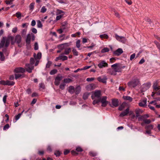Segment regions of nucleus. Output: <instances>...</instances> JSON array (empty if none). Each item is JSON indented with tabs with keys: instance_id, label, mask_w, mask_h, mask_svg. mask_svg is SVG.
<instances>
[{
	"instance_id": "49530a36",
	"label": "nucleus",
	"mask_w": 160,
	"mask_h": 160,
	"mask_svg": "<svg viewBox=\"0 0 160 160\" xmlns=\"http://www.w3.org/2000/svg\"><path fill=\"white\" fill-rule=\"evenodd\" d=\"M47 10V8L45 6H43L40 10V12L42 13H44L46 12Z\"/></svg>"
},
{
	"instance_id": "f03ea898",
	"label": "nucleus",
	"mask_w": 160,
	"mask_h": 160,
	"mask_svg": "<svg viewBox=\"0 0 160 160\" xmlns=\"http://www.w3.org/2000/svg\"><path fill=\"white\" fill-rule=\"evenodd\" d=\"M140 84L139 79L136 77H134L128 83V85L130 88H134Z\"/></svg>"
},
{
	"instance_id": "4c0bfd02",
	"label": "nucleus",
	"mask_w": 160,
	"mask_h": 160,
	"mask_svg": "<svg viewBox=\"0 0 160 160\" xmlns=\"http://www.w3.org/2000/svg\"><path fill=\"white\" fill-rule=\"evenodd\" d=\"M153 128V126L152 125H149L146 126L145 128L146 129L151 130H152Z\"/></svg>"
},
{
	"instance_id": "a18cd8bd",
	"label": "nucleus",
	"mask_w": 160,
	"mask_h": 160,
	"mask_svg": "<svg viewBox=\"0 0 160 160\" xmlns=\"http://www.w3.org/2000/svg\"><path fill=\"white\" fill-rule=\"evenodd\" d=\"M100 37L102 39V38L107 39L108 38V35L105 34L100 35Z\"/></svg>"
},
{
	"instance_id": "1a4fd4ad",
	"label": "nucleus",
	"mask_w": 160,
	"mask_h": 160,
	"mask_svg": "<svg viewBox=\"0 0 160 160\" xmlns=\"http://www.w3.org/2000/svg\"><path fill=\"white\" fill-rule=\"evenodd\" d=\"M25 66L26 70L29 73H31L32 72V70L34 68L33 65L30 64H26Z\"/></svg>"
},
{
	"instance_id": "79ce46f5",
	"label": "nucleus",
	"mask_w": 160,
	"mask_h": 160,
	"mask_svg": "<svg viewBox=\"0 0 160 160\" xmlns=\"http://www.w3.org/2000/svg\"><path fill=\"white\" fill-rule=\"evenodd\" d=\"M35 3L34 2L31 3L29 6V8L30 10L32 11L34 8V5Z\"/></svg>"
},
{
	"instance_id": "37998d69",
	"label": "nucleus",
	"mask_w": 160,
	"mask_h": 160,
	"mask_svg": "<svg viewBox=\"0 0 160 160\" xmlns=\"http://www.w3.org/2000/svg\"><path fill=\"white\" fill-rule=\"evenodd\" d=\"M37 26L38 28H41L42 27V24L40 20L37 21Z\"/></svg>"
},
{
	"instance_id": "8fccbe9b",
	"label": "nucleus",
	"mask_w": 160,
	"mask_h": 160,
	"mask_svg": "<svg viewBox=\"0 0 160 160\" xmlns=\"http://www.w3.org/2000/svg\"><path fill=\"white\" fill-rule=\"evenodd\" d=\"M125 108V104L122 103L118 108V110L120 111H122Z\"/></svg>"
},
{
	"instance_id": "4be33fe9",
	"label": "nucleus",
	"mask_w": 160,
	"mask_h": 160,
	"mask_svg": "<svg viewBox=\"0 0 160 160\" xmlns=\"http://www.w3.org/2000/svg\"><path fill=\"white\" fill-rule=\"evenodd\" d=\"M24 110H23V111L21 113H19L17 115L15 116V120H13V122H16L21 117V115L22 114L23 112H24Z\"/></svg>"
},
{
	"instance_id": "c85d7f7f",
	"label": "nucleus",
	"mask_w": 160,
	"mask_h": 160,
	"mask_svg": "<svg viewBox=\"0 0 160 160\" xmlns=\"http://www.w3.org/2000/svg\"><path fill=\"white\" fill-rule=\"evenodd\" d=\"M6 38V37H3L2 40L0 43V48L3 47L4 46Z\"/></svg>"
},
{
	"instance_id": "9d476101",
	"label": "nucleus",
	"mask_w": 160,
	"mask_h": 160,
	"mask_svg": "<svg viewBox=\"0 0 160 160\" xmlns=\"http://www.w3.org/2000/svg\"><path fill=\"white\" fill-rule=\"evenodd\" d=\"M7 49L6 48H5L3 50V52H0V60L1 61H3L5 60V57L4 56L3 54V53H4L5 55H8V52H7Z\"/></svg>"
},
{
	"instance_id": "ddd939ff",
	"label": "nucleus",
	"mask_w": 160,
	"mask_h": 160,
	"mask_svg": "<svg viewBox=\"0 0 160 160\" xmlns=\"http://www.w3.org/2000/svg\"><path fill=\"white\" fill-rule=\"evenodd\" d=\"M158 81H155L153 83L152 88L154 90L157 91L160 89V86H158Z\"/></svg>"
},
{
	"instance_id": "dca6fc26",
	"label": "nucleus",
	"mask_w": 160,
	"mask_h": 160,
	"mask_svg": "<svg viewBox=\"0 0 160 160\" xmlns=\"http://www.w3.org/2000/svg\"><path fill=\"white\" fill-rule=\"evenodd\" d=\"M148 117L149 116L148 114H145L138 117V120L139 121H143L144 122L145 119Z\"/></svg>"
},
{
	"instance_id": "c9c22d12",
	"label": "nucleus",
	"mask_w": 160,
	"mask_h": 160,
	"mask_svg": "<svg viewBox=\"0 0 160 160\" xmlns=\"http://www.w3.org/2000/svg\"><path fill=\"white\" fill-rule=\"evenodd\" d=\"M63 82L65 83H69L72 82L73 80L69 78H66L63 80Z\"/></svg>"
},
{
	"instance_id": "338daca9",
	"label": "nucleus",
	"mask_w": 160,
	"mask_h": 160,
	"mask_svg": "<svg viewBox=\"0 0 160 160\" xmlns=\"http://www.w3.org/2000/svg\"><path fill=\"white\" fill-rule=\"evenodd\" d=\"M34 48L35 50H37L38 49V43L37 42H36L34 44Z\"/></svg>"
},
{
	"instance_id": "052dcab7",
	"label": "nucleus",
	"mask_w": 160,
	"mask_h": 160,
	"mask_svg": "<svg viewBox=\"0 0 160 160\" xmlns=\"http://www.w3.org/2000/svg\"><path fill=\"white\" fill-rule=\"evenodd\" d=\"M61 154V152L60 151H56L54 152V154L57 156L58 157Z\"/></svg>"
},
{
	"instance_id": "13d9d810",
	"label": "nucleus",
	"mask_w": 160,
	"mask_h": 160,
	"mask_svg": "<svg viewBox=\"0 0 160 160\" xmlns=\"http://www.w3.org/2000/svg\"><path fill=\"white\" fill-rule=\"evenodd\" d=\"M63 17V14H61L59 15H58L56 17V20L57 21H58L59 20Z\"/></svg>"
},
{
	"instance_id": "72a5a7b5",
	"label": "nucleus",
	"mask_w": 160,
	"mask_h": 160,
	"mask_svg": "<svg viewBox=\"0 0 160 160\" xmlns=\"http://www.w3.org/2000/svg\"><path fill=\"white\" fill-rule=\"evenodd\" d=\"M90 94V93L86 92L84 93L83 95V98L84 100L87 99Z\"/></svg>"
},
{
	"instance_id": "2eb2a0df",
	"label": "nucleus",
	"mask_w": 160,
	"mask_h": 160,
	"mask_svg": "<svg viewBox=\"0 0 160 160\" xmlns=\"http://www.w3.org/2000/svg\"><path fill=\"white\" fill-rule=\"evenodd\" d=\"M15 42H16L17 44H19L22 40V38L20 35L19 34L17 35L15 38Z\"/></svg>"
},
{
	"instance_id": "412c9836",
	"label": "nucleus",
	"mask_w": 160,
	"mask_h": 160,
	"mask_svg": "<svg viewBox=\"0 0 160 160\" xmlns=\"http://www.w3.org/2000/svg\"><path fill=\"white\" fill-rule=\"evenodd\" d=\"M42 54L40 52H38L37 55L35 53L33 54V57L36 60H39L41 58Z\"/></svg>"
},
{
	"instance_id": "f704fd0d",
	"label": "nucleus",
	"mask_w": 160,
	"mask_h": 160,
	"mask_svg": "<svg viewBox=\"0 0 160 160\" xmlns=\"http://www.w3.org/2000/svg\"><path fill=\"white\" fill-rule=\"evenodd\" d=\"M66 44V43H63L59 45L58 46V48L61 50L65 49V45Z\"/></svg>"
},
{
	"instance_id": "f8f14e48",
	"label": "nucleus",
	"mask_w": 160,
	"mask_h": 160,
	"mask_svg": "<svg viewBox=\"0 0 160 160\" xmlns=\"http://www.w3.org/2000/svg\"><path fill=\"white\" fill-rule=\"evenodd\" d=\"M63 78L61 76H57L55 79V81L54 82V84L56 86H58L59 85L60 81Z\"/></svg>"
},
{
	"instance_id": "58836bf2",
	"label": "nucleus",
	"mask_w": 160,
	"mask_h": 160,
	"mask_svg": "<svg viewBox=\"0 0 160 160\" xmlns=\"http://www.w3.org/2000/svg\"><path fill=\"white\" fill-rule=\"evenodd\" d=\"M72 52L74 55L75 56H78V52L74 48H72Z\"/></svg>"
},
{
	"instance_id": "aec40b11",
	"label": "nucleus",
	"mask_w": 160,
	"mask_h": 160,
	"mask_svg": "<svg viewBox=\"0 0 160 160\" xmlns=\"http://www.w3.org/2000/svg\"><path fill=\"white\" fill-rule=\"evenodd\" d=\"M129 111V108H127L124 111L121 112L119 116L121 117H123L126 116L128 113Z\"/></svg>"
},
{
	"instance_id": "393cba45",
	"label": "nucleus",
	"mask_w": 160,
	"mask_h": 160,
	"mask_svg": "<svg viewBox=\"0 0 160 160\" xmlns=\"http://www.w3.org/2000/svg\"><path fill=\"white\" fill-rule=\"evenodd\" d=\"M10 42V40L9 39L8 36L7 38H6L5 43V46L6 47H7L9 46Z\"/></svg>"
},
{
	"instance_id": "774afa93",
	"label": "nucleus",
	"mask_w": 160,
	"mask_h": 160,
	"mask_svg": "<svg viewBox=\"0 0 160 160\" xmlns=\"http://www.w3.org/2000/svg\"><path fill=\"white\" fill-rule=\"evenodd\" d=\"M135 53H133V54H132L130 57V60L132 61L133 59H134L135 56Z\"/></svg>"
},
{
	"instance_id": "6ab92c4d",
	"label": "nucleus",
	"mask_w": 160,
	"mask_h": 160,
	"mask_svg": "<svg viewBox=\"0 0 160 160\" xmlns=\"http://www.w3.org/2000/svg\"><path fill=\"white\" fill-rule=\"evenodd\" d=\"M14 71L16 73H23L25 71V69L23 68L22 67H19L16 68L14 69Z\"/></svg>"
},
{
	"instance_id": "6e6552de",
	"label": "nucleus",
	"mask_w": 160,
	"mask_h": 160,
	"mask_svg": "<svg viewBox=\"0 0 160 160\" xmlns=\"http://www.w3.org/2000/svg\"><path fill=\"white\" fill-rule=\"evenodd\" d=\"M98 66L100 68L107 67L108 66V63L104 60L101 61L98 64Z\"/></svg>"
},
{
	"instance_id": "6e6d98bb",
	"label": "nucleus",
	"mask_w": 160,
	"mask_h": 160,
	"mask_svg": "<svg viewBox=\"0 0 160 160\" xmlns=\"http://www.w3.org/2000/svg\"><path fill=\"white\" fill-rule=\"evenodd\" d=\"M154 43L156 45L157 48H158L159 49V51H160V44L159 43L157 42L156 41H154Z\"/></svg>"
},
{
	"instance_id": "39448f33",
	"label": "nucleus",
	"mask_w": 160,
	"mask_h": 160,
	"mask_svg": "<svg viewBox=\"0 0 160 160\" xmlns=\"http://www.w3.org/2000/svg\"><path fill=\"white\" fill-rule=\"evenodd\" d=\"M31 39L32 41H33L35 39L34 35L32 33H28L26 39V45L27 46H28L30 45Z\"/></svg>"
},
{
	"instance_id": "473e14b6",
	"label": "nucleus",
	"mask_w": 160,
	"mask_h": 160,
	"mask_svg": "<svg viewBox=\"0 0 160 160\" xmlns=\"http://www.w3.org/2000/svg\"><path fill=\"white\" fill-rule=\"evenodd\" d=\"M81 41L80 40L78 39L77 41L76 42V47L77 48H78V50H81V49L80 48V47L81 46L80 44Z\"/></svg>"
},
{
	"instance_id": "bb28decb",
	"label": "nucleus",
	"mask_w": 160,
	"mask_h": 160,
	"mask_svg": "<svg viewBox=\"0 0 160 160\" xmlns=\"http://www.w3.org/2000/svg\"><path fill=\"white\" fill-rule=\"evenodd\" d=\"M89 155L91 157H94L97 155V153L96 152L93 151H91L89 152Z\"/></svg>"
},
{
	"instance_id": "0eeeda50",
	"label": "nucleus",
	"mask_w": 160,
	"mask_h": 160,
	"mask_svg": "<svg viewBox=\"0 0 160 160\" xmlns=\"http://www.w3.org/2000/svg\"><path fill=\"white\" fill-rule=\"evenodd\" d=\"M115 38L118 41L123 43H125L126 42L125 38L123 37L120 36L117 34H115Z\"/></svg>"
},
{
	"instance_id": "7ed1b4c3",
	"label": "nucleus",
	"mask_w": 160,
	"mask_h": 160,
	"mask_svg": "<svg viewBox=\"0 0 160 160\" xmlns=\"http://www.w3.org/2000/svg\"><path fill=\"white\" fill-rule=\"evenodd\" d=\"M102 94L100 90H95L93 92L91 96V98L93 100L92 102L98 100L101 98Z\"/></svg>"
},
{
	"instance_id": "cd10ccee",
	"label": "nucleus",
	"mask_w": 160,
	"mask_h": 160,
	"mask_svg": "<svg viewBox=\"0 0 160 160\" xmlns=\"http://www.w3.org/2000/svg\"><path fill=\"white\" fill-rule=\"evenodd\" d=\"M63 55L62 53L60 55V60H62L63 61L67 60L68 59V57L66 56Z\"/></svg>"
},
{
	"instance_id": "5701e85b",
	"label": "nucleus",
	"mask_w": 160,
	"mask_h": 160,
	"mask_svg": "<svg viewBox=\"0 0 160 160\" xmlns=\"http://www.w3.org/2000/svg\"><path fill=\"white\" fill-rule=\"evenodd\" d=\"M112 105L115 107H117L118 105V102L117 99H112Z\"/></svg>"
},
{
	"instance_id": "7c9ffc66",
	"label": "nucleus",
	"mask_w": 160,
	"mask_h": 160,
	"mask_svg": "<svg viewBox=\"0 0 160 160\" xmlns=\"http://www.w3.org/2000/svg\"><path fill=\"white\" fill-rule=\"evenodd\" d=\"M81 90L80 87L79 86H78L75 88L74 92L76 94H78L80 92Z\"/></svg>"
},
{
	"instance_id": "c03bdc74",
	"label": "nucleus",
	"mask_w": 160,
	"mask_h": 160,
	"mask_svg": "<svg viewBox=\"0 0 160 160\" xmlns=\"http://www.w3.org/2000/svg\"><path fill=\"white\" fill-rule=\"evenodd\" d=\"M140 112H141V110L139 109H136L135 110V112L136 114V117H139V114Z\"/></svg>"
},
{
	"instance_id": "4d7b16f0",
	"label": "nucleus",
	"mask_w": 160,
	"mask_h": 160,
	"mask_svg": "<svg viewBox=\"0 0 160 160\" xmlns=\"http://www.w3.org/2000/svg\"><path fill=\"white\" fill-rule=\"evenodd\" d=\"M151 122V120L150 119H148L146 118L144 122L145 123L148 124L150 123Z\"/></svg>"
},
{
	"instance_id": "bf43d9fd",
	"label": "nucleus",
	"mask_w": 160,
	"mask_h": 160,
	"mask_svg": "<svg viewBox=\"0 0 160 160\" xmlns=\"http://www.w3.org/2000/svg\"><path fill=\"white\" fill-rule=\"evenodd\" d=\"M35 63V60L34 58H32L30 59V64L33 65Z\"/></svg>"
},
{
	"instance_id": "e2e57ef3",
	"label": "nucleus",
	"mask_w": 160,
	"mask_h": 160,
	"mask_svg": "<svg viewBox=\"0 0 160 160\" xmlns=\"http://www.w3.org/2000/svg\"><path fill=\"white\" fill-rule=\"evenodd\" d=\"M52 64V62L50 61H48V63L46 65V68H49Z\"/></svg>"
},
{
	"instance_id": "603ef678",
	"label": "nucleus",
	"mask_w": 160,
	"mask_h": 160,
	"mask_svg": "<svg viewBox=\"0 0 160 160\" xmlns=\"http://www.w3.org/2000/svg\"><path fill=\"white\" fill-rule=\"evenodd\" d=\"M16 73L15 74V78L16 79H17L18 78H19L20 77H21L22 76V75L21 74H20V73Z\"/></svg>"
},
{
	"instance_id": "a878e982",
	"label": "nucleus",
	"mask_w": 160,
	"mask_h": 160,
	"mask_svg": "<svg viewBox=\"0 0 160 160\" xmlns=\"http://www.w3.org/2000/svg\"><path fill=\"white\" fill-rule=\"evenodd\" d=\"M64 50V52L62 53V54L68 55L71 51V48H66Z\"/></svg>"
},
{
	"instance_id": "2f4dec72",
	"label": "nucleus",
	"mask_w": 160,
	"mask_h": 160,
	"mask_svg": "<svg viewBox=\"0 0 160 160\" xmlns=\"http://www.w3.org/2000/svg\"><path fill=\"white\" fill-rule=\"evenodd\" d=\"M122 98L124 100H128L130 102H131L132 101V98L129 96H123Z\"/></svg>"
},
{
	"instance_id": "864d4df0",
	"label": "nucleus",
	"mask_w": 160,
	"mask_h": 160,
	"mask_svg": "<svg viewBox=\"0 0 160 160\" xmlns=\"http://www.w3.org/2000/svg\"><path fill=\"white\" fill-rule=\"evenodd\" d=\"M14 0H6L5 1V2L7 5L11 4H12V2L14 1Z\"/></svg>"
},
{
	"instance_id": "4468645a",
	"label": "nucleus",
	"mask_w": 160,
	"mask_h": 160,
	"mask_svg": "<svg viewBox=\"0 0 160 160\" xmlns=\"http://www.w3.org/2000/svg\"><path fill=\"white\" fill-rule=\"evenodd\" d=\"M123 52L122 49L119 48L113 52V54L115 56H119Z\"/></svg>"
},
{
	"instance_id": "5fc2aeb1",
	"label": "nucleus",
	"mask_w": 160,
	"mask_h": 160,
	"mask_svg": "<svg viewBox=\"0 0 160 160\" xmlns=\"http://www.w3.org/2000/svg\"><path fill=\"white\" fill-rule=\"evenodd\" d=\"M9 125L8 124H6L3 127V130H6L9 128Z\"/></svg>"
},
{
	"instance_id": "f3484780",
	"label": "nucleus",
	"mask_w": 160,
	"mask_h": 160,
	"mask_svg": "<svg viewBox=\"0 0 160 160\" xmlns=\"http://www.w3.org/2000/svg\"><path fill=\"white\" fill-rule=\"evenodd\" d=\"M95 88V85L93 83L89 84L86 87V89L88 91H91L94 89Z\"/></svg>"
},
{
	"instance_id": "e433bc0d",
	"label": "nucleus",
	"mask_w": 160,
	"mask_h": 160,
	"mask_svg": "<svg viewBox=\"0 0 160 160\" xmlns=\"http://www.w3.org/2000/svg\"><path fill=\"white\" fill-rule=\"evenodd\" d=\"M9 39L11 41V44L13 45L14 44L15 42V40H14V37L12 36H8Z\"/></svg>"
},
{
	"instance_id": "ea45409f",
	"label": "nucleus",
	"mask_w": 160,
	"mask_h": 160,
	"mask_svg": "<svg viewBox=\"0 0 160 160\" xmlns=\"http://www.w3.org/2000/svg\"><path fill=\"white\" fill-rule=\"evenodd\" d=\"M16 16L18 19H20L22 16V14L20 12H18L16 13Z\"/></svg>"
},
{
	"instance_id": "f257e3e1",
	"label": "nucleus",
	"mask_w": 160,
	"mask_h": 160,
	"mask_svg": "<svg viewBox=\"0 0 160 160\" xmlns=\"http://www.w3.org/2000/svg\"><path fill=\"white\" fill-rule=\"evenodd\" d=\"M107 97L106 96H102L98 100L92 102V104L94 105L96 104H98L100 102L101 103V106L102 107H106L108 103V102L107 100Z\"/></svg>"
},
{
	"instance_id": "09e8293b",
	"label": "nucleus",
	"mask_w": 160,
	"mask_h": 160,
	"mask_svg": "<svg viewBox=\"0 0 160 160\" xmlns=\"http://www.w3.org/2000/svg\"><path fill=\"white\" fill-rule=\"evenodd\" d=\"M27 32V28L22 29V30L21 33L22 36H24L26 35Z\"/></svg>"
},
{
	"instance_id": "a211bd4d",
	"label": "nucleus",
	"mask_w": 160,
	"mask_h": 160,
	"mask_svg": "<svg viewBox=\"0 0 160 160\" xmlns=\"http://www.w3.org/2000/svg\"><path fill=\"white\" fill-rule=\"evenodd\" d=\"M107 73L111 75H116L117 74L114 69L112 68L108 69L107 70Z\"/></svg>"
},
{
	"instance_id": "20e7f679",
	"label": "nucleus",
	"mask_w": 160,
	"mask_h": 160,
	"mask_svg": "<svg viewBox=\"0 0 160 160\" xmlns=\"http://www.w3.org/2000/svg\"><path fill=\"white\" fill-rule=\"evenodd\" d=\"M111 67L113 68L116 73L121 72L122 69L125 68V66H122V65L119 63H116L111 65Z\"/></svg>"
},
{
	"instance_id": "b1692460",
	"label": "nucleus",
	"mask_w": 160,
	"mask_h": 160,
	"mask_svg": "<svg viewBox=\"0 0 160 160\" xmlns=\"http://www.w3.org/2000/svg\"><path fill=\"white\" fill-rule=\"evenodd\" d=\"M74 87L72 86H70L68 88V92L71 94H73L75 92Z\"/></svg>"
},
{
	"instance_id": "9b49d317",
	"label": "nucleus",
	"mask_w": 160,
	"mask_h": 160,
	"mask_svg": "<svg viewBox=\"0 0 160 160\" xmlns=\"http://www.w3.org/2000/svg\"><path fill=\"white\" fill-rule=\"evenodd\" d=\"M97 79L99 82H102L103 83H106L107 82L106 81L107 79V78L106 76H102L98 77Z\"/></svg>"
},
{
	"instance_id": "680f3d73",
	"label": "nucleus",
	"mask_w": 160,
	"mask_h": 160,
	"mask_svg": "<svg viewBox=\"0 0 160 160\" xmlns=\"http://www.w3.org/2000/svg\"><path fill=\"white\" fill-rule=\"evenodd\" d=\"M76 150L78 152H81L83 151L82 149L80 147H78L76 148Z\"/></svg>"
},
{
	"instance_id": "a19ab883",
	"label": "nucleus",
	"mask_w": 160,
	"mask_h": 160,
	"mask_svg": "<svg viewBox=\"0 0 160 160\" xmlns=\"http://www.w3.org/2000/svg\"><path fill=\"white\" fill-rule=\"evenodd\" d=\"M109 48H105L102 49L101 51V52L102 53H105L106 52H109Z\"/></svg>"
},
{
	"instance_id": "69168bd1",
	"label": "nucleus",
	"mask_w": 160,
	"mask_h": 160,
	"mask_svg": "<svg viewBox=\"0 0 160 160\" xmlns=\"http://www.w3.org/2000/svg\"><path fill=\"white\" fill-rule=\"evenodd\" d=\"M18 31V28L17 27H15L13 28L12 29V32L13 33H16Z\"/></svg>"
},
{
	"instance_id": "3c124183",
	"label": "nucleus",
	"mask_w": 160,
	"mask_h": 160,
	"mask_svg": "<svg viewBox=\"0 0 160 160\" xmlns=\"http://www.w3.org/2000/svg\"><path fill=\"white\" fill-rule=\"evenodd\" d=\"M57 72V70L56 69H53L50 71V74L51 75H53L56 73Z\"/></svg>"
},
{
	"instance_id": "423d86ee",
	"label": "nucleus",
	"mask_w": 160,
	"mask_h": 160,
	"mask_svg": "<svg viewBox=\"0 0 160 160\" xmlns=\"http://www.w3.org/2000/svg\"><path fill=\"white\" fill-rule=\"evenodd\" d=\"M147 99L146 98H143L139 101L138 105L142 107H145L147 106Z\"/></svg>"
},
{
	"instance_id": "de8ad7c7",
	"label": "nucleus",
	"mask_w": 160,
	"mask_h": 160,
	"mask_svg": "<svg viewBox=\"0 0 160 160\" xmlns=\"http://www.w3.org/2000/svg\"><path fill=\"white\" fill-rule=\"evenodd\" d=\"M15 83L13 82H11L9 81H6V85H13Z\"/></svg>"
},
{
	"instance_id": "0e129e2a",
	"label": "nucleus",
	"mask_w": 160,
	"mask_h": 160,
	"mask_svg": "<svg viewBox=\"0 0 160 160\" xmlns=\"http://www.w3.org/2000/svg\"><path fill=\"white\" fill-rule=\"evenodd\" d=\"M65 85L64 84H61L59 86L60 88L62 90H63L64 89Z\"/></svg>"
},
{
	"instance_id": "c756f323",
	"label": "nucleus",
	"mask_w": 160,
	"mask_h": 160,
	"mask_svg": "<svg viewBox=\"0 0 160 160\" xmlns=\"http://www.w3.org/2000/svg\"><path fill=\"white\" fill-rule=\"evenodd\" d=\"M56 14L57 15L63 14V16L65 14V12L61 10L58 9L56 11Z\"/></svg>"
}]
</instances>
